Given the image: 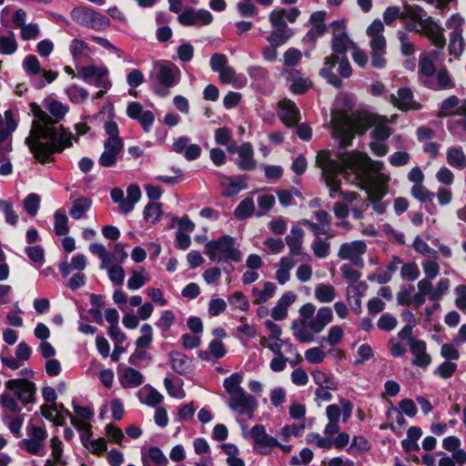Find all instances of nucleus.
I'll return each mask as SVG.
<instances>
[{
    "label": "nucleus",
    "instance_id": "nucleus-1",
    "mask_svg": "<svg viewBox=\"0 0 466 466\" xmlns=\"http://www.w3.org/2000/svg\"><path fill=\"white\" fill-rule=\"evenodd\" d=\"M34 116L31 131L25 139L34 157L40 163L53 161L56 152H62L77 141L71 132L56 125L67 114L69 107L53 98L44 101V110L39 105L30 103Z\"/></svg>",
    "mask_w": 466,
    "mask_h": 466
},
{
    "label": "nucleus",
    "instance_id": "nucleus-2",
    "mask_svg": "<svg viewBox=\"0 0 466 466\" xmlns=\"http://www.w3.org/2000/svg\"><path fill=\"white\" fill-rule=\"evenodd\" d=\"M340 159L353 171L360 188L366 191L368 198H384L388 194L390 177L381 173L385 167L382 161L373 160L359 151L340 156Z\"/></svg>",
    "mask_w": 466,
    "mask_h": 466
},
{
    "label": "nucleus",
    "instance_id": "nucleus-3",
    "mask_svg": "<svg viewBox=\"0 0 466 466\" xmlns=\"http://www.w3.org/2000/svg\"><path fill=\"white\" fill-rule=\"evenodd\" d=\"M380 119V115L369 112L360 113L355 117L342 113L334 114L331 119L333 137L339 141L340 147H347L355 134L363 135Z\"/></svg>",
    "mask_w": 466,
    "mask_h": 466
},
{
    "label": "nucleus",
    "instance_id": "nucleus-4",
    "mask_svg": "<svg viewBox=\"0 0 466 466\" xmlns=\"http://www.w3.org/2000/svg\"><path fill=\"white\" fill-rule=\"evenodd\" d=\"M316 164L322 169V176L327 187L329 188V197L335 198L339 194L344 201L352 203L360 198V195L353 191L341 190V181L338 178V174L343 173V167L329 157V151L321 150L316 157Z\"/></svg>",
    "mask_w": 466,
    "mask_h": 466
},
{
    "label": "nucleus",
    "instance_id": "nucleus-5",
    "mask_svg": "<svg viewBox=\"0 0 466 466\" xmlns=\"http://www.w3.org/2000/svg\"><path fill=\"white\" fill-rule=\"evenodd\" d=\"M242 380L241 374L233 373L224 380L223 386L229 395L228 407L238 415H246L251 419L258 408V400L254 396L246 393L241 387Z\"/></svg>",
    "mask_w": 466,
    "mask_h": 466
},
{
    "label": "nucleus",
    "instance_id": "nucleus-6",
    "mask_svg": "<svg viewBox=\"0 0 466 466\" xmlns=\"http://www.w3.org/2000/svg\"><path fill=\"white\" fill-rule=\"evenodd\" d=\"M330 28L332 31V53L340 56L339 74L342 77H350L352 75V68L346 53L349 49H352L356 44L350 39L344 20L332 22Z\"/></svg>",
    "mask_w": 466,
    "mask_h": 466
},
{
    "label": "nucleus",
    "instance_id": "nucleus-7",
    "mask_svg": "<svg viewBox=\"0 0 466 466\" xmlns=\"http://www.w3.org/2000/svg\"><path fill=\"white\" fill-rule=\"evenodd\" d=\"M104 128L107 138L104 142V151L98 158V164L103 167H112L116 165L118 157L123 152L124 140L119 137L116 122H106Z\"/></svg>",
    "mask_w": 466,
    "mask_h": 466
},
{
    "label": "nucleus",
    "instance_id": "nucleus-8",
    "mask_svg": "<svg viewBox=\"0 0 466 466\" xmlns=\"http://www.w3.org/2000/svg\"><path fill=\"white\" fill-rule=\"evenodd\" d=\"M383 32L384 25L380 20H374L366 31L370 37L371 66L377 69L384 68L387 64L385 57L387 42Z\"/></svg>",
    "mask_w": 466,
    "mask_h": 466
},
{
    "label": "nucleus",
    "instance_id": "nucleus-9",
    "mask_svg": "<svg viewBox=\"0 0 466 466\" xmlns=\"http://www.w3.org/2000/svg\"><path fill=\"white\" fill-rule=\"evenodd\" d=\"M205 254L212 261L229 259L239 262L242 258L241 252L235 248V238L225 235L216 240H211L205 245Z\"/></svg>",
    "mask_w": 466,
    "mask_h": 466
},
{
    "label": "nucleus",
    "instance_id": "nucleus-10",
    "mask_svg": "<svg viewBox=\"0 0 466 466\" xmlns=\"http://www.w3.org/2000/svg\"><path fill=\"white\" fill-rule=\"evenodd\" d=\"M89 250L94 255H96L101 259L102 269H106L108 278L113 284L119 286L125 280V270L121 264H113L111 257L106 248L99 243H93L89 246Z\"/></svg>",
    "mask_w": 466,
    "mask_h": 466
},
{
    "label": "nucleus",
    "instance_id": "nucleus-11",
    "mask_svg": "<svg viewBox=\"0 0 466 466\" xmlns=\"http://www.w3.org/2000/svg\"><path fill=\"white\" fill-rule=\"evenodd\" d=\"M71 16L77 24L95 30H102L110 25V20L106 15L86 6L74 8Z\"/></svg>",
    "mask_w": 466,
    "mask_h": 466
},
{
    "label": "nucleus",
    "instance_id": "nucleus-12",
    "mask_svg": "<svg viewBox=\"0 0 466 466\" xmlns=\"http://www.w3.org/2000/svg\"><path fill=\"white\" fill-rule=\"evenodd\" d=\"M156 73L150 77L157 81L161 86L169 88L176 86L180 79V70L169 61H159L154 66Z\"/></svg>",
    "mask_w": 466,
    "mask_h": 466
},
{
    "label": "nucleus",
    "instance_id": "nucleus-13",
    "mask_svg": "<svg viewBox=\"0 0 466 466\" xmlns=\"http://www.w3.org/2000/svg\"><path fill=\"white\" fill-rule=\"evenodd\" d=\"M367 252V244L364 240H353L342 243L338 250V257L341 260L350 261L358 268L364 267L363 255Z\"/></svg>",
    "mask_w": 466,
    "mask_h": 466
},
{
    "label": "nucleus",
    "instance_id": "nucleus-14",
    "mask_svg": "<svg viewBox=\"0 0 466 466\" xmlns=\"http://www.w3.org/2000/svg\"><path fill=\"white\" fill-rule=\"evenodd\" d=\"M464 22V18L458 15H451L447 21V26L452 29L450 34L449 53L456 57L464 51L465 41L462 36Z\"/></svg>",
    "mask_w": 466,
    "mask_h": 466
},
{
    "label": "nucleus",
    "instance_id": "nucleus-15",
    "mask_svg": "<svg viewBox=\"0 0 466 466\" xmlns=\"http://www.w3.org/2000/svg\"><path fill=\"white\" fill-rule=\"evenodd\" d=\"M29 435L28 439H25L21 442V448L25 449L32 455H42L44 442L47 438L45 428L29 424L26 428Z\"/></svg>",
    "mask_w": 466,
    "mask_h": 466
},
{
    "label": "nucleus",
    "instance_id": "nucleus-16",
    "mask_svg": "<svg viewBox=\"0 0 466 466\" xmlns=\"http://www.w3.org/2000/svg\"><path fill=\"white\" fill-rule=\"evenodd\" d=\"M178 22L186 26H202L212 23L213 15L206 9H185L177 17Z\"/></svg>",
    "mask_w": 466,
    "mask_h": 466
},
{
    "label": "nucleus",
    "instance_id": "nucleus-17",
    "mask_svg": "<svg viewBox=\"0 0 466 466\" xmlns=\"http://www.w3.org/2000/svg\"><path fill=\"white\" fill-rule=\"evenodd\" d=\"M5 386L8 390H13L24 404L34 401L35 386L33 382L25 379L10 380Z\"/></svg>",
    "mask_w": 466,
    "mask_h": 466
},
{
    "label": "nucleus",
    "instance_id": "nucleus-18",
    "mask_svg": "<svg viewBox=\"0 0 466 466\" xmlns=\"http://www.w3.org/2000/svg\"><path fill=\"white\" fill-rule=\"evenodd\" d=\"M420 30L419 32L425 35L435 46L439 48L444 47L446 39L443 35V29L431 17H426L420 22Z\"/></svg>",
    "mask_w": 466,
    "mask_h": 466
},
{
    "label": "nucleus",
    "instance_id": "nucleus-19",
    "mask_svg": "<svg viewBox=\"0 0 466 466\" xmlns=\"http://www.w3.org/2000/svg\"><path fill=\"white\" fill-rule=\"evenodd\" d=\"M389 101L402 111L419 110L420 108V105L413 99V94L409 87L400 88L397 96H390Z\"/></svg>",
    "mask_w": 466,
    "mask_h": 466
},
{
    "label": "nucleus",
    "instance_id": "nucleus-20",
    "mask_svg": "<svg viewBox=\"0 0 466 466\" xmlns=\"http://www.w3.org/2000/svg\"><path fill=\"white\" fill-rule=\"evenodd\" d=\"M340 56L335 54H330L324 58V64L319 70V75L324 77L329 84L335 87L342 86L341 79L333 72V68L338 64L339 66Z\"/></svg>",
    "mask_w": 466,
    "mask_h": 466
},
{
    "label": "nucleus",
    "instance_id": "nucleus-21",
    "mask_svg": "<svg viewBox=\"0 0 466 466\" xmlns=\"http://www.w3.org/2000/svg\"><path fill=\"white\" fill-rule=\"evenodd\" d=\"M140 331L141 335L136 341V345L138 350H137L129 358V362L132 364H136L137 360L147 356V352L141 350L147 348L153 340V330L149 324H144L141 327Z\"/></svg>",
    "mask_w": 466,
    "mask_h": 466
},
{
    "label": "nucleus",
    "instance_id": "nucleus-22",
    "mask_svg": "<svg viewBox=\"0 0 466 466\" xmlns=\"http://www.w3.org/2000/svg\"><path fill=\"white\" fill-rule=\"evenodd\" d=\"M279 118L287 127H290L298 124L300 119L299 110L294 102L284 99L279 103Z\"/></svg>",
    "mask_w": 466,
    "mask_h": 466
},
{
    "label": "nucleus",
    "instance_id": "nucleus-23",
    "mask_svg": "<svg viewBox=\"0 0 466 466\" xmlns=\"http://www.w3.org/2000/svg\"><path fill=\"white\" fill-rule=\"evenodd\" d=\"M249 435L261 453H265V451H262V449L279 445L278 440L268 435L266 432L265 427L261 424L255 425L249 431Z\"/></svg>",
    "mask_w": 466,
    "mask_h": 466
},
{
    "label": "nucleus",
    "instance_id": "nucleus-24",
    "mask_svg": "<svg viewBox=\"0 0 466 466\" xmlns=\"http://www.w3.org/2000/svg\"><path fill=\"white\" fill-rule=\"evenodd\" d=\"M410 352L413 355L412 364L420 368H427L431 363V357L427 353L424 340H411Z\"/></svg>",
    "mask_w": 466,
    "mask_h": 466
},
{
    "label": "nucleus",
    "instance_id": "nucleus-25",
    "mask_svg": "<svg viewBox=\"0 0 466 466\" xmlns=\"http://www.w3.org/2000/svg\"><path fill=\"white\" fill-rule=\"evenodd\" d=\"M245 176H238L236 177L220 176V184L223 187L222 195L224 197H233L237 195L241 189L247 187L245 183Z\"/></svg>",
    "mask_w": 466,
    "mask_h": 466
},
{
    "label": "nucleus",
    "instance_id": "nucleus-26",
    "mask_svg": "<svg viewBox=\"0 0 466 466\" xmlns=\"http://www.w3.org/2000/svg\"><path fill=\"white\" fill-rule=\"evenodd\" d=\"M239 160L238 167L241 170L249 171L253 170L257 162L254 158V151L251 143L245 142L238 149Z\"/></svg>",
    "mask_w": 466,
    "mask_h": 466
},
{
    "label": "nucleus",
    "instance_id": "nucleus-27",
    "mask_svg": "<svg viewBox=\"0 0 466 466\" xmlns=\"http://www.w3.org/2000/svg\"><path fill=\"white\" fill-rule=\"evenodd\" d=\"M341 409L335 404L329 405L326 409V415L329 421H339L342 412V420L346 422L351 416L353 405L350 400L340 401Z\"/></svg>",
    "mask_w": 466,
    "mask_h": 466
},
{
    "label": "nucleus",
    "instance_id": "nucleus-28",
    "mask_svg": "<svg viewBox=\"0 0 466 466\" xmlns=\"http://www.w3.org/2000/svg\"><path fill=\"white\" fill-rule=\"evenodd\" d=\"M332 319L333 313L331 309L329 307H322L317 311L315 318L309 321V329L318 334L331 322Z\"/></svg>",
    "mask_w": 466,
    "mask_h": 466
},
{
    "label": "nucleus",
    "instance_id": "nucleus-29",
    "mask_svg": "<svg viewBox=\"0 0 466 466\" xmlns=\"http://www.w3.org/2000/svg\"><path fill=\"white\" fill-rule=\"evenodd\" d=\"M304 234V230L301 228L294 226L291 228L290 235L286 237L285 240L291 256H299L301 253Z\"/></svg>",
    "mask_w": 466,
    "mask_h": 466
},
{
    "label": "nucleus",
    "instance_id": "nucleus-30",
    "mask_svg": "<svg viewBox=\"0 0 466 466\" xmlns=\"http://www.w3.org/2000/svg\"><path fill=\"white\" fill-rule=\"evenodd\" d=\"M291 330L293 336L300 343H309L314 340L315 332L309 329V322L294 320L291 324Z\"/></svg>",
    "mask_w": 466,
    "mask_h": 466
},
{
    "label": "nucleus",
    "instance_id": "nucleus-31",
    "mask_svg": "<svg viewBox=\"0 0 466 466\" xmlns=\"http://www.w3.org/2000/svg\"><path fill=\"white\" fill-rule=\"evenodd\" d=\"M367 289V284L365 282L358 283V286H352L347 288V300L351 305L353 311L356 313H360L361 311V299L363 297L362 290Z\"/></svg>",
    "mask_w": 466,
    "mask_h": 466
},
{
    "label": "nucleus",
    "instance_id": "nucleus-32",
    "mask_svg": "<svg viewBox=\"0 0 466 466\" xmlns=\"http://www.w3.org/2000/svg\"><path fill=\"white\" fill-rule=\"evenodd\" d=\"M119 381L124 388L137 387L143 382V375L133 368H125L119 375Z\"/></svg>",
    "mask_w": 466,
    "mask_h": 466
},
{
    "label": "nucleus",
    "instance_id": "nucleus-33",
    "mask_svg": "<svg viewBox=\"0 0 466 466\" xmlns=\"http://www.w3.org/2000/svg\"><path fill=\"white\" fill-rule=\"evenodd\" d=\"M91 206L92 200L90 198L86 197L78 198L73 201L69 208V215L74 219L85 218Z\"/></svg>",
    "mask_w": 466,
    "mask_h": 466
},
{
    "label": "nucleus",
    "instance_id": "nucleus-34",
    "mask_svg": "<svg viewBox=\"0 0 466 466\" xmlns=\"http://www.w3.org/2000/svg\"><path fill=\"white\" fill-rule=\"evenodd\" d=\"M141 460L143 466H149V461L157 466H167L168 461L163 451L156 446L148 448L147 454L142 452Z\"/></svg>",
    "mask_w": 466,
    "mask_h": 466
},
{
    "label": "nucleus",
    "instance_id": "nucleus-35",
    "mask_svg": "<svg viewBox=\"0 0 466 466\" xmlns=\"http://www.w3.org/2000/svg\"><path fill=\"white\" fill-rule=\"evenodd\" d=\"M295 266V260L291 257H283L279 262V268L276 272V279L281 285L289 281L290 270Z\"/></svg>",
    "mask_w": 466,
    "mask_h": 466
},
{
    "label": "nucleus",
    "instance_id": "nucleus-36",
    "mask_svg": "<svg viewBox=\"0 0 466 466\" xmlns=\"http://www.w3.org/2000/svg\"><path fill=\"white\" fill-rule=\"evenodd\" d=\"M169 360L172 369L179 374L187 373L190 368V361L187 357L180 351L170 352Z\"/></svg>",
    "mask_w": 466,
    "mask_h": 466
},
{
    "label": "nucleus",
    "instance_id": "nucleus-37",
    "mask_svg": "<svg viewBox=\"0 0 466 466\" xmlns=\"http://www.w3.org/2000/svg\"><path fill=\"white\" fill-rule=\"evenodd\" d=\"M276 290V286L271 282H265L263 285V289H258V288L252 289V297L253 303L259 305L265 303L269 299H271Z\"/></svg>",
    "mask_w": 466,
    "mask_h": 466
},
{
    "label": "nucleus",
    "instance_id": "nucleus-38",
    "mask_svg": "<svg viewBox=\"0 0 466 466\" xmlns=\"http://www.w3.org/2000/svg\"><path fill=\"white\" fill-rule=\"evenodd\" d=\"M225 354L226 350L224 344L218 340L211 341L208 350L198 351V357L203 360H210L212 358L220 359Z\"/></svg>",
    "mask_w": 466,
    "mask_h": 466
},
{
    "label": "nucleus",
    "instance_id": "nucleus-39",
    "mask_svg": "<svg viewBox=\"0 0 466 466\" xmlns=\"http://www.w3.org/2000/svg\"><path fill=\"white\" fill-rule=\"evenodd\" d=\"M447 162L450 166L458 168H466V155L461 147H450L447 150Z\"/></svg>",
    "mask_w": 466,
    "mask_h": 466
},
{
    "label": "nucleus",
    "instance_id": "nucleus-40",
    "mask_svg": "<svg viewBox=\"0 0 466 466\" xmlns=\"http://www.w3.org/2000/svg\"><path fill=\"white\" fill-rule=\"evenodd\" d=\"M70 53L76 62H82L84 58L88 57L89 46L82 39L75 38L70 44Z\"/></svg>",
    "mask_w": 466,
    "mask_h": 466
},
{
    "label": "nucleus",
    "instance_id": "nucleus-41",
    "mask_svg": "<svg viewBox=\"0 0 466 466\" xmlns=\"http://www.w3.org/2000/svg\"><path fill=\"white\" fill-rule=\"evenodd\" d=\"M292 29L273 28L267 40L270 45L280 46L284 45L292 35Z\"/></svg>",
    "mask_w": 466,
    "mask_h": 466
},
{
    "label": "nucleus",
    "instance_id": "nucleus-42",
    "mask_svg": "<svg viewBox=\"0 0 466 466\" xmlns=\"http://www.w3.org/2000/svg\"><path fill=\"white\" fill-rule=\"evenodd\" d=\"M426 12L417 5H409L405 4L403 5V11L400 15V19L410 18L415 22H418L419 25L421 21L426 18Z\"/></svg>",
    "mask_w": 466,
    "mask_h": 466
},
{
    "label": "nucleus",
    "instance_id": "nucleus-43",
    "mask_svg": "<svg viewBox=\"0 0 466 466\" xmlns=\"http://www.w3.org/2000/svg\"><path fill=\"white\" fill-rule=\"evenodd\" d=\"M380 120L376 121L373 125L374 130L371 133L372 138L376 140L385 141L391 135V129L386 125L389 122L387 116H380Z\"/></svg>",
    "mask_w": 466,
    "mask_h": 466
},
{
    "label": "nucleus",
    "instance_id": "nucleus-44",
    "mask_svg": "<svg viewBox=\"0 0 466 466\" xmlns=\"http://www.w3.org/2000/svg\"><path fill=\"white\" fill-rule=\"evenodd\" d=\"M315 298L321 303H329L336 297L335 288L330 284H319L315 289Z\"/></svg>",
    "mask_w": 466,
    "mask_h": 466
},
{
    "label": "nucleus",
    "instance_id": "nucleus-45",
    "mask_svg": "<svg viewBox=\"0 0 466 466\" xmlns=\"http://www.w3.org/2000/svg\"><path fill=\"white\" fill-rule=\"evenodd\" d=\"M141 197V191L138 186L130 185L127 187V197L126 198V203L121 205V211L125 214L130 212L135 204L139 200Z\"/></svg>",
    "mask_w": 466,
    "mask_h": 466
},
{
    "label": "nucleus",
    "instance_id": "nucleus-46",
    "mask_svg": "<svg viewBox=\"0 0 466 466\" xmlns=\"http://www.w3.org/2000/svg\"><path fill=\"white\" fill-rule=\"evenodd\" d=\"M255 210V204L251 198H246L242 200L234 211V215L238 219H245L250 217Z\"/></svg>",
    "mask_w": 466,
    "mask_h": 466
},
{
    "label": "nucleus",
    "instance_id": "nucleus-47",
    "mask_svg": "<svg viewBox=\"0 0 466 466\" xmlns=\"http://www.w3.org/2000/svg\"><path fill=\"white\" fill-rule=\"evenodd\" d=\"M54 230L57 236H64L69 232L68 218L60 211L56 210L54 214Z\"/></svg>",
    "mask_w": 466,
    "mask_h": 466
},
{
    "label": "nucleus",
    "instance_id": "nucleus-48",
    "mask_svg": "<svg viewBox=\"0 0 466 466\" xmlns=\"http://www.w3.org/2000/svg\"><path fill=\"white\" fill-rule=\"evenodd\" d=\"M148 280L149 275L144 268L139 271H133L132 275L127 280V287L132 290L138 289L143 287Z\"/></svg>",
    "mask_w": 466,
    "mask_h": 466
},
{
    "label": "nucleus",
    "instance_id": "nucleus-49",
    "mask_svg": "<svg viewBox=\"0 0 466 466\" xmlns=\"http://www.w3.org/2000/svg\"><path fill=\"white\" fill-rule=\"evenodd\" d=\"M413 248L427 258H437L438 251L431 248L420 236L414 238Z\"/></svg>",
    "mask_w": 466,
    "mask_h": 466
},
{
    "label": "nucleus",
    "instance_id": "nucleus-50",
    "mask_svg": "<svg viewBox=\"0 0 466 466\" xmlns=\"http://www.w3.org/2000/svg\"><path fill=\"white\" fill-rule=\"evenodd\" d=\"M17 50V42L11 32L8 35H0V54L12 55Z\"/></svg>",
    "mask_w": 466,
    "mask_h": 466
},
{
    "label": "nucleus",
    "instance_id": "nucleus-51",
    "mask_svg": "<svg viewBox=\"0 0 466 466\" xmlns=\"http://www.w3.org/2000/svg\"><path fill=\"white\" fill-rule=\"evenodd\" d=\"M311 248L317 258H325L329 255L330 242L321 238H315Z\"/></svg>",
    "mask_w": 466,
    "mask_h": 466
},
{
    "label": "nucleus",
    "instance_id": "nucleus-52",
    "mask_svg": "<svg viewBox=\"0 0 466 466\" xmlns=\"http://www.w3.org/2000/svg\"><path fill=\"white\" fill-rule=\"evenodd\" d=\"M451 287V281L447 278L440 279L436 283L435 287H433L432 292H431V300L439 301L441 300L444 295H446Z\"/></svg>",
    "mask_w": 466,
    "mask_h": 466
},
{
    "label": "nucleus",
    "instance_id": "nucleus-53",
    "mask_svg": "<svg viewBox=\"0 0 466 466\" xmlns=\"http://www.w3.org/2000/svg\"><path fill=\"white\" fill-rule=\"evenodd\" d=\"M420 268L415 262L404 263L400 268V277L406 281H414L420 276Z\"/></svg>",
    "mask_w": 466,
    "mask_h": 466
},
{
    "label": "nucleus",
    "instance_id": "nucleus-54",
    "mask_svg": "<svg viewBox=\"0 0 466 466\" xmlns=\"http://www.w3.org/2000/svg\"><path fill=\"white\" fill-rule=\"evenodd\" d=\"M352 266L353 265L351 263L350 264H343L339 268L343 277L350 283L349 287L358 286L357 283L361 277L360 271H359L358 269H355Z\"/></svg>",
    "mask_w": 466,
    "mask_h": 466
},
{
    "label": "nucleus",
    "instance_id": "nucleus-55",
    "mask_svg": "<svg viewBox=\"0 0 466 466\" xmlns=\"http://www.w3.org/2000/svg\"><path fill=\"white\" fill-rule=\"evenodd\" d=\"M78 73L81 77L85 80H87L91 77L99 76H107L108 70L105 66L96 67L93 65L87 66H82L78 69Z\"/></svg>",
    "mask_w": 466,
    "mask_h": 466
},
{
    "label": "nucleus",
    "instance_id": "nucleus-56",
    "mask_svg": "<svg viewBox=\"0 0 466 466\" xmlns=\"http://www.w3.org/2000/svg\"><path fill=\"white\" fill-rule=\"evenodd\" d=\"M421 265L426 279L432 280L439 276L441 268L436 258H427L422 261Z\"/></svg>",
    "mask_w": 466,
    "mask_h": 466
},
{
    "label": "nucleus",
    "instance_id": "nucleus-57",
    "mask_svg": "<svg viewBox=\"0 0 466 466\" xmlns=\"http://www.w3.org/2000/svg\"><path fill=\"white\" fill-rule=\"evenodd\" d=\"M344 331L340 326H332L326 337H322V341H326L330 346L339 344L343 339Z\"/></svg>",
    "mask_w": 466,
    "mask_h": 466
},
{
    "label": "nucleus",
    "instance_id": "nucleus-58",
    "mask_svg": "<svg viewBox=\"0 0 466 466\" xmlns=\"http://www.w3.org/2000/svg\"><path fill=\"white\" fill-rule=\"evenodd\" d=\"M162 214L161 205L159 203H149L144 209V218L147 222L156 223Z\"/></svg>",
    "mask_w": 466,
    "mask_h": 466
},
{
    "label": "nucleus",
    "instance_id": "nucleus-59",
    "mask_svg": "<svg viewBox=\"0 0 466 466\" xmlns=\"http://www.w3.org/2000/svg\"><path fill=\"white\" fill-rule=\"evenodd\" d=\"M410 194L416 199L421 202L431 201L434 194L426 188L423 184L413 185L410 189Z\"/></svg>",
    "mask_w": 466,
    "mask_h": 466
},
{
    "label": "nucleus",
    "instance_id": "nucleus-60",
    "mask_svg": "<svg viewBox=\"0 0 466 466\" xmlns=\"http://www.w3.org/2000/svg\"><path fill=\"white\" fill-rule=\"evenodd\" d=\"M228 302L242 311H247L249 309V302L241 291H235L228 298Z\"/></svg>",
    "mask_w": 466,
    "mask_h": 466
},
{
    "label": "nucleus",
    "instance_id": "nucleus-61",
    "mask_svg": "<svg viewBox=\"0 0 466 466\" xmlns=\"http://www.w3.org/2000/svg\"><path fill=\"white\" fill-rule=\"evenodd\" d=\"M66 93L70 100L76 104L83 103L88 96V92L85 88L78 86H70Z\"/></svg>",
    "mask_w": 466,
    "mask_h": 466
},
{
    "label": "nucleus",
    "instance_id": "nucleus-62",
    "mask_svg": "<svg viewBox=\"0 0 466 466\" xmlns=\"http://www.w3.org/2000/svg\"><path fill=\"white\" fill-rule=\"evenodd\" d=\"M301 57L302 53L299 49L290 47L283 54L284 65L286 66H295L300 62Z\"/></svg>",
    "mask_w": 466,
    "mask_h": 466
},
{
    "label": "nucleus",
    "instance_id": "nucleus-63",
    "mask_svg": "<svg viewBox=\"0 0 466 466\" xmlns=\"http://www.w3.org/2000/svg\"><path fill=\"white\" fill-rule=\"evenodd\" d=\"M40 197L37 194L31 193L24 200V208L30 216H35L39 208Z\"/></svg>",
    "mask_w": 466,
    "mask_h": 466
},
{
    "label": "nucleus",
    "instance_id": "nucleus-64",
    "mask_svg": "<svg viewBox=\"0 0 466 466\" xmlns=\"http://www.w3.org/2000/svg\"><path fill=\"white\" fill-rule=\"evenodd\" d=\"M305 359L312 364L321 363L326 358V353L319 347H313L304 353Z\"/></svg>",
    "mask_w": 466,
    "mask_h": 466
}]
</instances>
